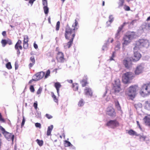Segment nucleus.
Here are the masks:
<instances>
[{
  "instance_id": "f257e3e1",
  "label": "nucleus",
  "mask_w": 150,
  "mask_h": 150,
  "mask_svg": "<svg viewBox=\"0 0 150 150\" xmlns=\"http://www.w3.org/2000/svg\"><path fill=\"white\" fill-rule=\"evenodd\" d=\"M78 23L75 19V23L72 25L73 29H71L69 26H68L66 27L65 34V38L66 39L70 38V41L67 43L68 47H70L71 46L75 36V33H74L75 30L78 29Z\"/></svg>"
},
{
  "instance_id": "f03ea898",
  "label": "nucleus",
  "mask_w": 150,
  "mask_h": 150,
  "mask_svg": "<svg viewBox=\"0 0 150 150\" xmlns=\"http://www.w3.org/2000/svg\"><path fill=\"white\" fill-rule=\"evenodd\" d=\"M137 37V35L134 32H129L123 37L122 45L125 46L129 44L131 41Z\"/></svg>"
},
{
  "instance_id": "7ed1b4c3",
  "label": "nucleus",
  "mask_w": 150,
  "mask_h": 150,
  "mask_svg": "<svg viewBox=\"0 0 150 150\" xmlns=\"http://www.w3.org/2000/svg\"><path fill=\"white\" fill-rule=\"evenodd\" d=\"M135 77L134 74L132 72H127L124 73L122 76V81L125 84L130 83V81Z\"/></svg>"
},
{
  "instance_id": "20e7f679",
  "label": "nucleus",
  "mask_w": 150,
  "mask_h": 150,
  "mask_svg": "<svg viewBox=\"0 0 150 150\" xmlns=\"http://www.w3.org/2000/svg\"><path fill=\"white\" fill-rule=\"evenodd\" d=\"M140 93L142 95H150V82L143 84Z\"/></svg>"
},
{
  "instance_id": "39448f33",
  "label": "nucleus",
  "mask_w": 150,
  "mask_h": 150,
  "mask_svg": "<svg viewBox=\"0 0 150 150\" xmlns=\"http://www.w3.org/2000/svg\"><path fill=\"white\" fill-rule=\"evenodd\" d=\"M137 87L136 85L131 86L128 89L127 95L132 100L136 96Z\"/></svg>"
},
{
  "instance_id": "423d86ee",
  "label": "nucleus",
  "mask_w": 150,
  "mask_h": 150,
  "mask_svg": "<svg viewBox=\"0 0 150 150\" xmlns=\"http://www.w3.org/2000/svg\"><path fill=\"white\" fill-rule=\"evenodd\" d=\"M135 47L137 46H149V43L148 40L142 39L137 41L135 43Z\"/></svg>"
},
{
  "instance_id": "0eeeda50",
  "label": "nucleus",
  "mask_w": 150,
  "mask_h": 150,
  "mask_svg": "<svg viewBox=\"0 0 150 150\" xmlns=\"http://www.w3.org/2000/svg\"><path fill=\"white\" fill-rule=\"evenodd\" d=\"M140 49L139 47H134V58L133 60L135 62L137 61L141 57V55L139 53Z\"/></svg>"
},
{
  "instance_id": "6e6552de",
  "label": "nucleus",
  "mask_w": 150,
  "mask_h": 150,
  "mask_svg": "<svg viewBox=\"0 0 150 150\" xmlns=\"http://www.w3.org/2000/svg\"><path fill=\"white\" fill-rule=\"evenodd\" d=\"M106 125L110 126L112 128H114L119 125V122L116 120H110L106 124Z\"/></svg>"
},
{
  "instance_id": "1a4fd4ad",
  "label": "nucleus",
  "mask_w": 150,
  "mask_h": 150,
  "mask_svg": "<svg viewBox=\"0 0 150 150\" xmlns=\"http://www.w3.org/2000/svg\"><path fill=\"white\" fill-rule=\"evenodd\" d=\"M106 113L107 115L112 117H115L116 115L115 110L112 107H108L107 108Z\"/></svg>"
},
{
  "instance_id": "9d476101",
  "label": "nucleus",
  "mask_w": 150,
  "mask_h": 150,
  "mask_svg": "<svg viewBox=\"0 0 150 150\" xmlns=\"http://www.w3.org/2000/svg\"><path fill=\"white\" fill-rule=\"evenodd\" d=\"M144 67L142 65L140 64L138 65L134 71V74L136 75H139L142 73L144 70Z\"/></svg>"
},
{
  "instance_id": "9b49d317",
  "label": "nucleus",
  "mask_w": 150,
  "mask_h": 150,
  "mask_svg": "<svg viewBox=\"0 0 150 150\" xmlns=\"http://www.w3.org/2000/svg\"><path fill=\"white\" fill-rule=\"evenodd\" d=\"M45 75V73L43 71L39 72L35 74L33 77L35 79V80L38 81L42 78Z\"/></svg>"
},
{
  "instance_id": "f8f14e48",
  "label": "nucleus",
  "mask_w": 150,
  "mask_h": 150,
  "mask_svg": "<svg viewBox=\"0 0 150 150\" xmlns=\"http://www.w3.org/2000/svg\"><path fill=\"white\" fill-rule=\"evenodd\" d=\"M56 58L58 62H63L64 59L63 53L61 52H58L57 54Z\"/></svg>"
},
{
  "instance_id": "ddd939ff",
  "label": "nucleus",
  "mask_w": 150,
  "mask_h": 150,
  "mask_svg": "<svg viewBox=\"0 0 150 150\" xmlns=\"http://www.w3.org/2000/svg\"><path fill=\"white\" fill-rule=\"evenodd\" d=\"M123 63L125 67L127 69L129 68L132 65L131 61L128 59H124L123 61Z\"/></svg>"
},
{
  "instance_id": "4468645a",
  "label": "nucleus",
  "mask_w": 150,
  "mask_h": 150,
  "mask_svg": "<svg viewBox=\"0 0 150 150\" xmlns=\"http://www.w3.org/2000/svg\"><path fill=\"white\" fill-rule=\"evenodd\" d=\"M30 60L31 62L29 64L28 66L30 69L33 67L35 63V61L34 57L33 56L31 57L30 58Z\"/></svg>"
},
{
  "instance_id": "2eb2a0df",
  "label": "nucleus",
  "mask_w": 150,
  "mask_h": 150,
  "mask_svg": "<svg viewBox=\"0 0 150 150\" xmlns=\"http://www.w3.org/2000/svg\"><path fill=\"white\" fill-rule=\"evenodd\" d=\"M84 93L86 95H88L91 96L92 95V93L91 89L87 87L84 90Z\"/></svg>"
},
{
  "instance_id": "dca6fc26",
  "label": "nucleus",
  "mask_w": 150,
  "mask_h": 150,
  "mask_svg": "<svg viewBox=\"0 0 150 150\" xmlns=\"http://www.w3.org/2000/svg\"><path fill=\"white\" fill-rule=\"evenodd\" d=\"M54 86L58 94H59V88L61 87L62 85L59 82H57L55 83Z\"/></svg>"
},
{
  "instance_id": "f3484780",
  "label": "nucleus",
  "mask_w": 150,
  "mask_h": 150,
  "mask_svg": "<svg viewBox=\"0 0 150 150\" xmlns=\"http://www.w3.org/2000/svg\"><path fill=\"white\" fill-rule=\"evenodd\" d=\"M28 38L27 35H25L24 36V42H23V47H28Z\"/></svg>"
},
{
  "instance_id": "a211bd4d",
  "label": "nucleus",
  "mask_w": 150,
  "mask_h": 150,
  "mask_svg": "<svg viewBox=\"0 0 150 150\" xmlns=\"http://www.w3.org/2000/svg\"><path fill=\"white\" fill-rule=\"evenodd\" d=\"M144 120L146 125L150 126V117L146 116L144 118Z\"/></svg>"
},
{
  "instance_id": "6ab92c4d",
  "label": "nucleus",
  "mask_w": 150,
  "mask_h": 150,
  "mask_svg": "<svg viewBox=\"0 0 150 150\" xmlns=\"http://www.w3.org/2000/svg\"><path fill=\"white\" fill-rule=\"evenodd\" d=\"M126 23H124L119 28V29L117 30V34H116L115 35L116 38H117L118 39L120 38L119 32L121 30H122L123 28V27Z\"/></svg>"
},
{
  "instance_id": "aec40b11",
  "label": "nucleus",
  "mask_w": 150,
  "mask_h": 150,
  "mask_svg": "<svg viewBox=\"0 0 150 150\" xmlns=\"http://www.w3.org/2000/svg\"><path fill=\"white\" fill-rule=\"evenodd\" d=\"M88 79L87 76H84V78L81 81V83L83 87L85 86L87 83V80Z\"/></svg>"
},
{
  "instance_id": "412c9836",
  "label": "nucleus",
  "mask_w": 150,
  "mask_h": 150,
  "mask_svg": "<svg viewBox=\"0 0 150 150\" xmlns=\"http://www.w3.org/2000/svg\"><path fill=\"white\" fill-rule=\"evenodd\" d=\"M144 108L146 110H150V100L145 101Z\"/></svg>"
},
{
  "instance_id": "4be33fe9",
  "label": "nucleus",
  "mask_w": 150,
  "mask_h": 150,
  "mask_svg": "<svg viewBox=\"0 0 150 150\" xmlns=\"http://www.w3.org/2000/svg\"><path fill=\"white\" fill-rule=\"evenodd\" d=\"M53 125H51L48 127L47 133V136H48L51 135V132L53 129Z\"/></svg>"
},
{
  "instance_id": "5701e85b",
  "label": "nucleus",
  "mask_w": 150,
  "mask_h": 150,
  "mask_svg": "<svg viewBox=\"0 0 150 150\" xmlns=\"http://www.w3.org/2000/svg\"><path fill=\"white\" fill-rule=\"evenodd\" d=\"M128 133L130 135H135L136 136H138V134H137V132L132 129L129 130L128 131Z\"/></svg>"
},
{
  "instance_id": "b1692460",
  "label": "nucleus",
  "mask_w": 150,
  "mask_h": 150,
  "mask_svg": "<svg viewBox=\"0 0 150 150\" xmlns=\"http://www.w3.org/2000/svg\"><path fill=\"white\" fill-rule=\"evenodd\" d=\"M113 89L114 90L115 93H118L121 90L120 86H114Z\"/></svg>"
},
{
  "instance_id": "393cba45",
  "label": "nucleus",
  "mask_w": 150,
  "mask_h": 150,
  "mask_svg": "<svg viewBox=\"0 0 150 150\" xmlns=\"http://www.w3.org/2000/svg\"><path fill=\"white\" fill-rule=\"evenodd\" d=\"M142 28L143 29L145 28L150 30V24L144 23L142 25Z\"/></svg>"
},
{
  "instance_id": "a878e982",
  "label": "nucleus",
  "mask_w": 150,
  "mask_h": 150,
  "mask_svg": "<svg viewBox=\"0 0 150 150\" xmlns=\"http://www.w3.org/2000/svg\"><path fill=\"white\" fill-rule=\"evenodd\" d=\"M120 86V81L119 79H117L115 80L114 86Z\"/></svg>"
},
{
  "instance_id": "bb28decb",
  "label": "nucleus",
  "mask_w": 150,
  "mask_h": 150,
  "mask_svg": "<svg viewBox=\"0 0 150 150\" xmlns=\"http://www.w3.org/2000/svg\"><path fill=\"white\" fill-rule=\"evenodd\" d=\"M36 141L38 143V144L39 145V146H42L43 144V142L42 140H40L39 139H37Z\"/></svg>"
},
{
  "instance_id": "cd10ccee",
  "label": "nucleus",
  "mask_w": 150,
  "mask_h": 150,
  "mask_svg": "<svg viewBox=\"0 0 150 150\" xmlns=\"http://www.w3.org/2000/svg\"><path fill=\"white\" fill-rule=\"evenodd\" d=\"M115 105L116 108L118 110H120L121 109V107L118 101L117 100L115 102Z\"/></svg>"
},
{
  "instance_id": "c85d7f7f",
  "label": "nucleus",
  "mask_w": 150,
  "mask_h": 150,
  "mask_svg": "<svg viewBox=\"0 0 150 150\" xmlns=\"http://www.w3.org/2000/svg\"><path fill=\"white\" fill-rule=\"evenodd\" d=\"M43 9L45 14H47L49 12V8L47 6H44Z\"/></svg>"
},
{
  "instance_id": "c756f323",
  "label": "nucleus",
  "mask_w": 150,
  "mask_h": 150,
  "mask_svg": "<svg viewBox=\"0 0 150 150\" xmlns=\"http://www.w3.org/2000/svg\"><path fill=\"white\" fill-rule=\"evenodd\" d=\"M5 137L7 139H8L9 138V133L7 132H5L3 134Z\"/></svg>"
},
{
  "instance_id": "7c9ffc66",
  "label": "nucleus",
  "mask_w": 150,
  "mask_h": 150,
  "mask_svg": "<svg viewBox=\"0 0 150 150\" xmlns=\"http://www.w3.org/2000/svg\"><path fill=\"white\" fill-rule=\"evenodd\" d=\"M50 71L49 69L46 72L45 75L44 76L45 79L47 78L48 76H50Z\"/></svg>"
},
{
  "instance_id": "2f4dec72",
  "label": "nucleus",
  "mask_w": 150,
  "mask_h": 150,
  "mask_svg": "<svg viewBox=\"0 0 150 150\" xmlns=\"http://www.w3.org/2000/svg\"><path fill=\"white\" fill-rule=\"evenodd\" d=\"M124 2V0H119V2L118 3L119 7L122 6Z\"/></svg>"
},
{
  "instance_id": "473e14b6",
  "label": "nucleus",
  "mask_w": 150,
  "mask_h": 150,
  "mask_svg": "<svg viewBox=\"0 0 150 150\" xmlns=\"http://www.w3.org/2000/svg\"><path fill=\"white\" fill-rule=\"evenodd\" d=\"M84 102L83 99H81L79 102L78 105L79 106H82L83 105Z\"/></svg>"
},
{
  "instance_id": "72a5a7b5",
  "label": "nucleus",
  "mask_w": 150,
  "mask_h": 150,
  "mask_svg": "<svg viewBox=\"0 0 150 150\" xmlns=\"http://www.w3.org/2000/svg\"><path fill=\"white\" fill-rule=\"evenodd\" d=\"M114 18L112 15H110L109 17V20L108 22H107V23L108 24V23H110L112 22L113 21Z\"/></svg>"
},
{
  "instance_id": "f704fd0d",
  "label": "nucleus",
  "mask_w": 150,
  "mask_h": 150,
  "mask_svg": "<svg viewBox=\"0 0 150 150\" xmlns=\"http://www.w3.org/2000/svg\"><path fill=\"white\" fill-rule=\"evenodd\" d=\"M21 41L20 40H18L16 44L15 47H22L21 45Z\"/></svg>"
},
{
  "instance_id": "c9c22d12",
  "label": "nucleus",
  "mask_w": 150,
  "mask_h": 150,
  "mask_svg": "<svg viewBox=\"0 0 150 150\" xmlns=\"http://www.w3.org/2000/svg\"><path fill=\"white\" fill-rule=\"evenodd\" d=\"M64 144L65 146H70L71 144L69 141L66 140L64 141Z\"/></svg>"
},
{
  "instance_id": "e433bc0d",
  "label": "nucleus",
  "mask_w": 150,
  "mask_h": 150,
  "mask_svg": "<svg viewBox=\"0 0 150 150\" xmlns=\"http://www.w3.org/2000/svg\"><path fill=\"white\" fill-rule=\"evenodd\" d=\"M52 97L55 102H58V99L53 93H52Z\"/></svg>"
},
{
  "instance_id": "4c0bfd02",
  "label": "nucleus",
  "mask_w": 150,
  "mask_h": 150,
  "mask_svg": "<svg viewBox=\"0 0 150 150\" xmlns=\"http://www.w3.org/2000/svg\"><path fill=\"white\" fill-rule=\"evenodd\" d=\"M60 22L59 21H58L57 22L56 25V30H59V26H60Z\"/></svg>"
},
{
  "instance_id": "58836bf2",
  "label": "nucleus",
  "mask_w": 150,
  "mask_h": 150,
  "mask_svg": "<svg viewBox=\"0 0 150 150\" xmlns=\"http://www.w3.org/2000/svg\"><path fill=\"white\" fill-rule=\"evenodd\" d=\"M1 43L3 46H5L7 43V41L5 40H2L1 41Z\"/></svg>"
},
{
  "instance_id": "ea45409f",
  "label": "nucleus",
  "mask_w": 150,
  "mask_h": 150,
  "mask_svg": "<svg viewBox=\"0 0 150 150\" xmlns=\"http://www.w3.org/2000/svg\"><path fill=\"white\" fill-rule=\"evenodd\" d=\"M115 52H113L112 56L110 57V61L114 60L113 58L115 56Z\"/></svg>"
},
{
  "instance_id": "a19ab883",
  "label": "nucleus",
  "mask_w": 150,
  "mask_h": 150,
  "mask_svg": "<svg viewBox=\"0 0 150 150\" xmlns=\"http://www.w3.org/2000/svg\"><path fill=\"white\" fill-rule=\"evenodd\" d=\"M25 122V117L24 116H23V117L22 121L21 124V127H23V126L24 125Z\"/></svg>"
},
{
  "instance_id": "79ce46f5",
  "label": "nucleus",
  "mask_w": 150,
  "mask_h": 150,
  "mask_svg": "<svg viewBox=\"0 0 150 150\" xmlns=\"http://www.w3.org/2000/svg\"><path fill=\"white\" fill-rule=\"evenodd\" d=\"M30 90L31 92L33 93L35 91V89L33 86L31 85L30 86Z\"/></svg>"
},
{
  "instance_id": "37998d69",
  "label": "nucleus",
  "mask_w": 150,
  "mask_h": 150,
  "mask_svg": "<svg viewBox=\"0 0 150 150\" xmlns=\"http://www.w3.org/2000/svg\"><path fill=\"white\" fill-rule=\"evenodd\" d=\"M42 4L44 6H47V0H42Z\"/></svg>"
},
{
  "instance_id": "c03bdc74",
  "label": "nucleus",
  "mask_w": 150,
  "mask_h": 150,
  "mask_svg": "<svg viewBox=\"0 0 150 150\" xmlns=\"http://www.w3.org/2000/svg\"><path fill=\"white\" fill-rule=\"evenodd\" d=\"M124 8L125 10L127 11H129L130 10L129 7V6H127L126 5H125L124 6Z\"/></svg>"
},
{
  "instance_id": "a18cd8bd",
  "label": "nucleus",
  "mask_w": 150,
  "mask_h": 150,
  "mask_svg": "<svg viewBox=\"0 0 150 150\" xmlns=\"http://www.w3.org/2000/svg\"><path fill=\"white\" fill-rule=\"evenodd\" d=\"M45 116L48 119H50L52 118V116L48 114H46L45 115Z\"/></svg>"
},
{
  "instance_id": "49530a36",
  "label": "nucleus",
  "mask_w": 150,
  "mask_h": 150,
  "mask_svg": "<svg viewBox=\"0 0 150 150\" xmlns=\"http://www.w3.org/2000/svg\"><path fill=\"white\" fill-rule=\"evenodd\" d=\"M35 125L37 127H39L40 128H41V125L40 123H36L35 124Z\"/></svg>"
},
{
  "instance_id": "de8ad7c7",
  "label": "nucleus",
  "mask_w": 150,
  "mask_h": 150,
  "mask_svg": "<svg viewBox=\"0 0 150 150\" xmlns=\"http://www.w3.org/2000/svg\"><path fill=\"white\" fill-rule=\"evenodd\" d=\"M16 50L17 51V53L18 54H19L20 53V52L19 51V50H21L22 49V47H15Z\"/></svg>"
},
{
  "instance_id": "09e8293b",
  "label": "nucleus",
  "mask_w": 150,
  "mask_h": 150,
  "mask_svg": "<svg viewBox=\"0 0 150 150\" xmlns=\"http://www.w3.org/2000/svg\"><path fill=\"white\" fill-rule=\"evenodd\" d=\"M38 103L36 101L34 103L33 106L35 109L37 110V108Z\"/></svg>"
},
{
  "instance_id": "8fccbe9b",
  "label": "nucleus",
  "mask_w": 150,
  "mask_h": 150,
  "mask_svg": "<svg viewBox=\"0 0 150 150\" xmlns=\"http://www.w3.org/2000/svg\"><path fill=\"white\" fill-rule=\"evenodd\" d=\"M42 91V89L41 88H39L37 91V94H40Z\"/></svg>"
},
{
  "instance_id": "3c124183",
  "label": "nucleus",
  "mask_w": 150,
  "mask_h": 150,
  "mask_svg": "<svg viewBox=\"0 0 150 150\" xmlns=\"http://www.w3.org/2000/svg\"><path fill=\"white\" fill-rule=\"evenodd\" d=\"M0 129L2 131V133L3 134L6 131H5V129L4 128H3L2 126H0Z\"/></svg>"
},
{
  "instance_id": "603ef678",
  "label": "nucleus",
  "mask_w": 150,
  "mask_h": 150,
  "mask_svg": "<svg viewBox=\"0 0 150 150\" xmlns=\"http://www.w3.org/2000/svg\"><path fill=\"white\" fill-rule=\"evenodd\" d=\"M15 69H17L18 68V64L17 62H16L15 64Z\"/></svg>"
},
{
  "instance_id": "864d4df0",
  "label": "nucleus",
  "mask_w": 150,
  "mask_h": 150,
  "mask_svg": "<svg viewBox=\"0 0 150 150\" xmlns=\"http://www.w3.org/2000/svg\"><path fill=\"white\" fill-rule=\"evenodd\" d=\"M0 121L2 122H4V120L2 117L1 113H0Z\"/></svg>"
},
{
  "instance_id": "5fc2aeb1",
  "label": "nucleus",
  "mask_w": 150,
  "mask_h": 150,
  "mask_svg": "<svg viewBox=\"0 0 150 150\" xmlns=\"http://www.w3.org/2000/svg\"><path fill=\"white\" fill-rule=\"evenodd\" d=\"M140 139H143L144 141L145 139V138H146V137L145 136H141L140 137Z\"/></svg>"
},
{
  "instance_id": "6e6d98bb",
  "label": "nucleus",
  "mask_w": 150,
  "mask_h": 150,
  "mask_svg": "<svg viewBox=\"0 0 150 150\" xmlns=\"http://www.w3.org/2000/svg\"><path fill=\"white\" fill-rule=\"evenodd\" d=\"M35 1V0H30L29 1V3L31 4V6L32 5L33 2Z\"/></svg>"
},
{
  "instance_id": "4d7b16f0",
  "label": "nucleus",
  "mask_w": 150,
  "mask_h": 150,
  "mask_svg": "<svg viewBox=\"0 0 150 150\" xmlns=\"http://www.w3.org/2000/svg\"><path fill=\"white\" fill-rule=\"evenodd\" d=\"M14 138V135H13L11 137V139L12 141V144H13V140Z\"/></svg>"
},
{
  "instance_id": "13d9d810",
  "label": "nucleus",
  "mask_w": 150,
  "mask_h": 150,
  "mask_svg": "<svg viewBox=\"0 0 150 150\" xmlns=\"http://www.w3.org/2000/svg\"><path fill=\"white\" fill-rule=\"evenodd\" d=\"M6 66L8 69H9V62H8L6 64Z\"/></svg>"
},
{
  "instance_id": "bf43d9fd",
  "label": "nucleus",
  "mask_w": 150,
  "mask_h": 150,
  "mask_svg": "<svg viewBox=\"0 0 150 150\" xmlns=\"http://www.w3.org/2000/svg\"><path fill=\"white\" fill-rule=\"evenodd\" d=\"M35 80V79H32L30 80L29 81V82L28 83L29 84H30V83H31L33 82V81H36Z\"/></svg>"
},
{
  "instance_id": "052dcab7",
  "label": "nucleus",
  "mask_w": 150,
  "mask_h": 150,
  "mask_svg": "<svg viewBox=\"0 0 150 150\" xmlns=\"http://www.w3.org/2000/svg\"><path fill=\"white\" fill-rule=\"evenodd\" d=\"M136 122H137V125L139 126V128L140 129H141V126H140V125L139 124V121H136Z\"/></svg>"
},
{
  "instance_id": "680f3d73",
  "label": "nucleus",
  "mask_w": 150,
  "mask_h": 150,
  "mask_svg": "<svg viewBox=\"0 0 150 150\" xmlns=\"http://www.w3.org/2000/svg\"><path fill=\"white\" fill-rule=\"evenodd\" d=\"M2 34L4 36H5L6 35V32L5 31H4L2 32Z\"/></svg>"
},
{
  "instance_id": "e2e57ef3",
  "label": "nucleus",
  "mask_w": 150,
  "mask_h": 150,
  "mask_svg": "<svg viewBox=\"0 0 150 150\" xmlns=\"http://www.w3.org/2000/svg\"><path fill=\"white\" fill-rule=\"evenodd\" d=\"M67 81L70 83H72V80H67Z\"/></svg>"
},
{
  "instance_id": "0e129e2a",
  "label": "nucleus",
  "mask_w": 150,
  "mask_h": 150,
  "mask_svg": "<svg viewBox=\"0 0 150 150\" xmlns=\"http://www.w3.org/2000/svg\"><path fill=\"white\" fill-rule=\"evenodd\" d=\"M34 47H38L37 44L35 42L34 43Z\"/></svg>"
},
{
  "instance_id": "69168bd1",
  "label": "nucleus",
  "mask_w": 150,
  "mask_h": 150,
  "mask_svg": "<svg viewBox=\"0 0 150 150\" xmlns=\"http://www.w3.org/2000/svg\"><path fill=\"white\" fill-rule=\"evenodd\" d=\"M110 40V42L111 43L113 41V39H111V38H110L109 39V41Z\"/></svg>"
},
{
  "instance_id": "338daca9",
  "label": "nucleus",
  "mask_w": 150,
  "mask_h": 150,
  "mask_svg": "<svg viewBox=\"0 0 150 150\" xmlns=\"http://www.w3.org/2000/svg\"><path fill=\"white\" fill-rule=\"evenodd\" d=\"M147 21H149V20H150V16H149V17H148L147 19Z\"/></svg>"
},
{
  "instance_id": "774afa93",
  "label": "nucleus",
  "mask_w": 150,
  "mask_h": 150,
  "mask_svg": "<svg viewBox=\"0 0 150 150\" xmlns=\"http://www.w3.org/2000/svg\"><path fill=\"white\" fill-rule=\"evenodd\" d=\"M48 21L49 22V23H50V18H48Z\"/></svg>"
}]
</instances>
